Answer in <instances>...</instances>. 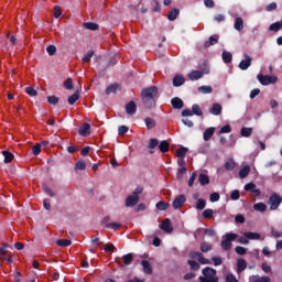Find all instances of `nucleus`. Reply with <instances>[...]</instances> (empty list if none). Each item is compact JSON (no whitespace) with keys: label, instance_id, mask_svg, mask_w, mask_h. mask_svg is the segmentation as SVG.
<instances>
[{"label":"nucleus","instance_id":"obj_33","mask_svg":"<svg viewBox=\"0 0 282 282\" xmlns=\"http://www.w3.org/2000/svg\"><path fill=\"white\" fill-rule=\"evenodd\" d=\"M234 28H235V30H237L238 32H241V30H243V19H241V18H236Z\"/></svg>","mask_w":282,"mask_h":282},{"label":"nucleus","instance_id":"obj_42","mask_svg":"<svg viewBox=\"0 0 282 282\" xmlns=\"http://www.w3.org/2000/svg\"><path fill=\"white\" fill-rule=\"evenodd\" d=\"M186 153H188V148H180L176 150V158H186Z\"/></svg>","mask_w":282,"mask_h":282},{"label":"nucleus","instance_id":"obj_24","mask_svg":"<svg viewBox=\"0 0 282 282\" xmlns=\"http://www.w3.org/2000/svg\"><path fill=\"white\" fill-rule=\"evenodd\" d=\"M198 182L200 186H207V184H210V177H208L207 174L200 173L198 176Z\"/></svg>","mask_w":282,"mask_h":282},{"label":"nucleus","instance_id":"obj_50","mask_svg":"<svg viewBox=\"0 0 282 282\" xmlns=\"http://www.w3.org/2000/svg\"><path fill=\"white\" fill-rule=\"evenodd\" d=\"M198 91L200 94H213V87L212 86H200V87H198Z\"/></svg>","mask_w":282,"mask_h":282},{"label":"nucleus","instance_id":"obj_22","mask_svg":"<svg viewBox=\"0 0 282 282\" xmlns=\"http://www.w3.org/2000/svg\"><path fill=\"white\" fill-rule=\"evenodd\" d=\"M213 135H215V128H213V127L207 128L203 133V138H204L205 142H208V140H210V138H213Z\"/></svg>","mask_w":282,"mask_h":282},{"label":"nucleus","instance_id":"obj_47","mask_svg":"<svg viewBox=\"0 0 282 282\" xmlns=\"http://www.w3.org/2000/svg\"><path fill=\"white\" fill-rule=\"evenodd\" d=\"M191 270H193V272H197V270H199V263L195 260H188L187 261Z\"/></svg>","mask_w":282,"mask_h":282},{"label":"nucleus","instance_id":"obj_27","mask_svg":"<svg viewBox=\"0 0 282 282\" xmlns=\"http://www.w3.org/2000/svg\"><path fill=\"white\" fill-rule=\"evenodd\" d=\"M158 144H160V141L158 139H150V142L148 144V149H150V154L153 155V153H155V151H153V149H155V147H158Z\"/></svg>","mask_w":282,"mask_h":282},{"label":"nucleus","instance_id":"obj_57","mask_svg":"<svg viewBox=\"0 0 282 282\" xmlns=\"http://www.w3.org/2000/svg\"><path fill=\"white\" fill-rule=\"evenodd\" d=\"M239 197H241L239 189H235L231 192L230 199H232L234 202H237Z\"/></svg>","mask_w":282,"mask_h":282},{"label":"nucleus","instance_id":"obj_36","mask_svg":"<svg viewBox=\"0 0 282 282\" xmlns=\"http://www.w3.org/2000/svg\"><path fill=\"white\" fill-rule=\"evenodd\" d=\"M192 113L193 116H204V111H202V108L197 104L192 106Z\"/></svg>","mask_w":282,"mask_h":282},{"label":"nucleus","instance_id":"obj_35","mask_svg":"<svg viewBox=\"0 0 282 282\" xmlns=\"http://www.w3.org/2000/svg\"><path fill=\"white\" fill-rule=\"evenodd\" d=\"M155 206L158 210H169V208L171 207V204L161 200V202H158Z\"/></svg>","mask_w":282,"mask_h":282},{"label":"nucleus","instance_id":"obj_26","mask_svg":"<svg viewBox=\"0 0 282 282\" xmlns=\"http://www.w3.org/2000/svg\"><path fill=\"white\" fill-rule=\"evenodd\" d=\"M169 149H171V145L169 144V141L163 140V141L160 142L159 151H161V153H169Z\"/></svg>","mask_w":282,"mask_h":282},{"label":"nucleus","instance_id":"obj_56","mask_svg":"<svg viewBox=\"0 0 282 282\" xmlns=\"http://www.w3.org/2000/svg\"><path fill=\"white\" fill-rule=\"evenodd\" d=\"M236 253L237 254H240L241 257H243V254H247L248 253V249L241 247V246H237L236 247Z\"/></svg>","mask_w":282,"mask_h":282},{"label":"nucleus","instance_id":"obj_59","mask_svg":"<svg viewBox=\"0 0 282 282\" xmlns=\"http://www.w3.org/2000/svg\"><path fill=\"white\" fill-rule=\"evenodd\" d=\"M126 133H129V127L127 126H120L118 128V134L119 135H124Z\"/></svg>","mask_w":282,"mask_h":282},{"label":"nucleus","instance_id":"obj_20","mask_svg":"<svg viewBox=\"0 0 282 282\" xmlns=\"http://www.w3.org/2000/svg\"><path fill=\"white\" fill-rule=\"evenodd\" d=\"M246 268H248V262H246L245 259H238L237 261V273L241 274V272H243V270H246Z\"/></svg>","mask_w":282,"mask_h":282},{"label":"nucleus","instance_id":"obj_10","mask_svg":"<svg viewBox=\"0 0 282 282\" xmlns=\"http://www.w3.org/2000/svg\"><path fill=\"white\" fill-rule=\"evenodd\" d=\"M243 58L240 63H239V69H241L242 72H246V69H248V67H250V65H252V57H250V55L245 54Z\"/></svg>","mask_w":282,"mask_h":282},{"label":"nucleus","instance_id":"obj_58","mask_svg":"<svg viewBox=\"0 0 282 282\" xmlns=\"http://www.w3.org/2000/svg\"><path fill=\"white\" fill-rule=\"evenodd\" d=\"M59 101L58 97L56 96H48L47 97V104L48 105H54L56 106V104Z\"/></svg>","mask_w":282,"mask_h":282},{"label":"nucleus","instance_id":"obj_1","mask_svg":"<svg viewBox=\"0 0 282 282\" xmlns=\"http://www.w3.org/2000/svg\"><path fill=\"white\" fill-rule=\"evenodd\" d=\"M156 96H158V88L155 86L144 88L141 91V98H142L143 105L147 109H153V107H155V97Z\"/></svg>","mask_w":282,"mask_h":282},{"label":"nucleus","instance_id":"obj_29","mask_svg":"<svg viewBox=\"0 0 282 282\" xmlns=\"http://www.w3.org/2000/svg\"><path fill=\"white\" fill-rule=\"evenodd\" d=\"M245 237L247 239H251L253 241H257V240L261 239V235L260 234L252 232V231L245 232Z\"/></svg>","mask_w":282,"mask_h":282},{"label":"nucleus","instance_id":"obj_28","mask_svg":"<svg viewBox=\"0 0 282 282\" xmlns=\"http://www.w3.org/2000/svg\"><path fill=\"white\" fill-rule=\"evenodd\" d=\"M56 246H59V248H69V246H72V240H69V239H58L56 241Z\"/></svg>","mask_w":282,"mask_h":282},{"label":"nucleus","instance_id":"obj_38","mask_svg":"<svg viewBox=\"0 0 282 282\" xmlns=\"http://www.w3.org/2000/svg\"><path fill=\"white\" fill-rule=\"evenodd\" d=\"M84 28L86 30H91L93 32H96V30H98V23H95V22H85L84 23Z\"/></svg>","mask_w":282,"mask_h":282},{"label":"nucleus","instance_id":"obj_30","mask_svg":"<svg viewBox=\"0 0 282 282\" xmlns=\"http://www.w3.org/2000/svg\"><path fill=\"white\" fill-rule=\"evenodd\" d=\"M122 261L124 265H131L133 263V253L122 256Z\"/></svg>","mask_w":282,"mask_h":282},{"label":"nucleus","instance_id":"obj_41","mask_svg":"<svg viewBox=\"0 0 282 282\" xmlns=\"http://www.w3.org/2000/svg\"><path fill=\"white\" fill-rule=\"evenodd\" d=\"M237 166V164L235 163V161L232 159H229L226 163H225V169L226 171H235V167Z\"/></svg>","mask_w":282,"mask_h":282},{"label":"nucleus","instance_id":"obj_60","mask_svg":"<svg viewBox=\"0 0 282 282\" xmlns=\"http://www.w3.org/2000/svg\"><path fill=\"white\" fill-rule=\"evenodd\" d=\"M271 235L272 237H274L275 239H279L282 237V231H279L276 229H274V227H271Z\"/></svg>","mask_w":282,"mask_h":282},{"label":"nucleus","instance_id":"obj_45","mask_svg":"<svg viewBox=\"0 0 282 282\" xmlns=\"http://www.w3.org/2000/svg\"><path fill=\"white\" fill-rule=\"evenodd\" d=\"M206 208V199L204 198H198L196 202V209L197 210H204Z\"/></svg>","mask_w":282,"mask_h":282},{"label":"nucleus","instance_id":"obj_17","mask_svg":"<svg viewBox=\"0 0 282 282\" xmlns=\"http://www.w3.org/2000/svg\"><path fill=\"white\" fill-rule=\"evenodd\" d=\"M171 105L173 109H182L184 107V101L180 97H174L171 99Z\"/></svg>","mask_w":282,"mask_h":282},{"label":"nucleus","instance_id":"obj_44","mask_svg":"<svg viewBox=\"0 0 282 282\" xmlns=\"http://www.w3.org/2000/svg\"><path fill=\"white\" fill-rule=\"evenodd\" d=\"M25 94H28V96H30L31 98H34V96H39V91H36V89H34V87L32 86L25 88Z\"/></svg>","mask_w":282,"mask_h":282},{"label":"nucleus","instance_id":"obj_7","mask_svg":"<svg viewBox=\"0 0 282 282\" xmlns=\"http://www.w3.org/2000/svg\"><path fill=\"white\" fill-rule=\"evenodd\" d=\"M184 204H186V195L181 194L174 198L172 206L174 210H180Z\"/></svg>","mask_w":282,"mask_h":282},{"label":"nucleus","instance_id":"obj_19","mask_svg":"<svg viewBox=\"0 0 282 282\" xmlns=\"http://www.w3.org/2000/svg\"><path fill=\"white\" fill-rule=\"evenodd\" d=\"M184 83H186V78H184V76H182V75L174 76V78H173L174 87H182V85H184Z\"/></svg>","mask_w":282,"mask_h":282},{"label":"nucleus","instance_id":"obj_34","mask_svg":"<svg viewBox=\"0 0 282 282\" xmlns=\"http://www.w3.org/2000/svg\"><path fill=\"white\" fill-rule=\"evenodd\" d=\"M178 14H180V9H172L167 14L169 21H175V19H177Z\"/></svg>","mask_w":282,"mask_h":282},{"label":"nucleus","instance_id":"obj_46","mask_svg":"<svg viewBox=\"0 0 282 282\" xmlns=\"http://www.w3.org/2000/svg\"><path fill=\"white\" fill-rule=\"evenodd\" d=\"M85 169H87V163H85V161L80 160L76 162L75 164L76 171H85Z\"/></svg>","mask_w":282,"mask_h":282},{"label":"nucleus","instance_id":"obj_52","mask_svg":"<svg viewBox=\"0 0 282 282\" xmlns=\"http://www.w3.org/2000/svg\"><path fill=\"white\" fill-rule=\"evenodd\" d=\"M94 57V51H89L87 54L84 55L82 58L83 63H89Z\"/></svg>","mask_w":282,"mask_h":282},{"label":"nucleus","instance_id":"obj_15","mask_svg":"<svg viewBox=\"0 0 282 282\" xmlns=\"http://www.w3.org/2000/svg\"><path fill=\"white\" fill-rule=\"evenodd\" d=\"M219 43V35L215 34L209 36L208 41L204 43L205 47H212V45H217Z\"/></svg>","mask_w":282,"mask_h":282},{"label":"nucleus","instance_id":"obj_21","mask_svg":"<svg viewBox=\"0 0 282 282\" xmlns=\"http://www.w3.org/2000/svg\"><path fill=\"white\" fill-rule=\"evenodd\" d=\"M249 281L250 282H271L270 276H268V275H264L261 278L259 275H251L249 278Z\"/></svg>","mask_w":282,"mask_h":282},{"label":"nucleus","instance_id":"obj_61","mask_svg":"<svg viewBox=\"0 0 282 282\" xmlns=\"http://www.w3.org/2000/svg\"><path fill=\"white\" fill-rule=\"evenodd\" d=\"M46 52H47L48 56H54V54H56V47L54 45H48L46 47Z\"/></svg>","mask_w":282,"mask_h":282},{"label":"nucleus","instance_id":"obj_37","mask_svg":"<svg viewBox=\"0 0 282 282\" xmlns=\"http://www.w3.org/2000/svg\"><path fill=\"white\" fill-rule=\"evenodd\" d=\"M80 98V94L76 91L75 94L68 97V105H76V101Z\"/></svg>","mask_w":282,"mask_h":282},{"label":"nucleus","instance_id":"obj_51","mask_svg":"<svg viewBox=\"0 0 282 282\" xmlns=\"http://www.w3.org/2000/svg\"><path fill=\"white\" fill-rule=\"evenodd\" d=\"M144 122H145L147 129H154L155 121L153 119H151L150 117H147Z\"/></svg>","mask_w":282,"mask_h":282},{"label":"nucleus","instance_id":"obj_3","mask_svg":"<svg viewBox=\"0 0 282 282\" xmlns=\"http://www.w3.org/2000/svg\"><path fill=\"white\" fill-rule=\"evenodd\" d=\"M199 70H192L188 74L189 80H199V78H204V74H209L210 68L206 63L199 64Z\"/></svg>","mask_w":282,"mask_h":282},{"label":"nucleus","instance_id":"obj_40","mask_svg":"<svg viewBox=\"0 0 282 282\" xmlns=\"http://www.w3.org/2000/svg\"><path fill=\"white\" fill-rule=\"evenodd\" d=\"M240 135H242V138H250V135H252V128H246L243 127L240 130Z\"/></svg>","mask_w":282,"mask_h":282},{"label":"nucleus","instance_id":"obj_43","mask_svg":"<svg viewBox=\"0 0 282 282\" xmlns=\"http://www.w3.org/2000/svg\"><path fill=\"white\" fill-rule=\"evenodd\" d=\"M210 250H213V245H210V242H202L200 243L202 252H210Z\"/></svg>","mask_w":282,"mask_h":282},{"label":"nucleus","instance_id":"obj_39","mask_svg":"<svg viewBox=\"0 0 282 282\" xmlns=\"http://www.w3.org/2000/svg\"><path fill=\"white\" fill-rule=\"evenodd\" d=\"M118 91V84H111L106 88V95L110 96V94H116Z\"/></svg>","mask_w":282,"mask_h":282},{"label":"nucleus","instance_id":"obj_6","mask_svg":"<svg viewBox=\"0 0 282 282\" xmlns=\"http://www.w3.org/2000/svg\"><path fill=\"white\" fill-rule=\"evenodd\" d=\"M269 204L271 210H276V208H279V206L282 204L281 195L272 194L269 198Z\"/></svg>","mask_w":282,"mask_h":282},{"label":"nucleus","instance_id":"obj_48","mask_svg":"<svg viewBox=\"0 0 282 282\" xmlns=\"http://www.w3.org/2000/svg\"><path fill=\"white\" fill-rule=\"evenodd\" d=\"M269 30L270 32H279V30H282L281 22L270 24Z\"/></svg>","mask_w":282,"mask_h":282},{"label":"nucleus","instance_id":"obj_2","mask_svg":"<svg viewBox=\"0 0 282 282\" xmlns=\"http://www.w3.org/2000/svg\"><path fill=\"white\" fill-rule=\"evenodd\" d=\"M203 275L198 278L200 282H219V276H217V270L206 267L202 271Z\"/></svg>","mask_w":282,"mask_h":282},{"label":"nucleus","instance_id":"obj_25","mask_svg":"<svg viewBox=\"0 0 282 282\" xmlns=\"http://www.w3.org/2000/svg\"><path fill=\"white\" fill-rule=\"evenodd\" d=\"M250 175V165H245L242 169L239 171V177L240 180H246Z\"/></svg>","mask_w":282,"mask_h":282},{"label":"nucleus","instance_id":"obj_13","mask_svg":"<svg viewBox=\"0 0 282 282\" xmlns=\"http://www.w3.org/2000/svg\"><path fill=\"white\" fill-rule=\"evenodd\" d=\"M161 230L164 232H173V226L171 225V219H165L161 225H160Z\"/></svg>","mask_w":282,"mask_h":282},{"label":"nucleus","instance_id":"obj_12","mask_svg":"<svg viewBox=\"0 0 282 282\" xmlns=\"http://www.w3.org/2000/svg\"><path fill=\"white\" fill-rule=\"evenodd\" d=\"M137 111L138 106L135 105V101L132 100L126 105V113H128V116H135Z\"/></svg>","mask_w":282,"mask_h":282},{"label":"nucleus","instance_id":"obj_63","mask_svg":"<svg viewBox=\"0 0 282 282\" xmlns=\"http://www.w3.org/2000/svg\"><path fill=\"white\" fill-rule=\"evenodd\" d=\"M230 131H232V128L230 124H226L220 129L219 133H230Z\"/></svg>","mask_w":282,"mask_h":282},{"label":"nucleus","instance_id":"obj_32","mask_svg":"<svg viewBox=\"0 0 282 282\" xmlns=\"http://www.w3.org/2000/svg\"><path fill=\"white\" fill-rule=\"evenodd\" d=\"M223 61L226 63V65L232 63V53L224 51L223 52Z\"/></svg>","mask_w":282,"mask_h":282},{"label":"nucleus","instance_id":"obj_62","mask_svg":"<svg viewBox=\"0 0 282 282\" xmlns=\"http://www.w3.org/2000/svg\"><path fill=\"white\" fill-rule=\"evenodd\" d=\"M32 153H33V155H39V153H41V143H36V144L32 148Z\"/></svg>","mask_w":282,"mask_h":282},{"label":"nucleus","instance_id":"obj_9","mask_svg":"<svg viewBox=\"0 0 282 282\" xmlns=\"http://www.w3.org/2000/svg\"><path fill=\"white\" fill-rule=\"evenodd\" d=\"M78 134L82 135V138H87V135H91V126L87 122H84L78 129Z\"/></svg>","mask_w":282,"mask_h":282},{"label":"nucleus","instance_id":"obj_31","mask_svg":"<svg viewBox=\"0 0 282 282\" xmlns=\"http://www.w3.org/2000/svg\"><path fill=\"white\" fill-rule=\"evenodd\" d=\"M253 210H258V213H265V210H268V205L264 203H257L253 205Z\"/></svg>","mask_w":282,"mask_h":282},{"label":"nucleus","instance_id":"obj_11","mask_svg":"<svg viewBox=\"0 0 282 282\" xmlns=\"http://www.w3.org/2000/svg\"><path fill=\"white\" fill-rule=\"evenodd\" d=\"M138 202H140V196L132 194L127 197L126 207L133 208V206H135V204H138Z\"/></svg>","mask_w":282,"mask_h":282},{"label":"nucleus","instance_id":"obj_49","mask_svg":"<svg viewBox=\"0 0 282 282\" xmlns=\"http://www.w3.org/2000/svg\"><path fill=\"white\" fill-rule=\"evenodd\" d=\"M213 215H215V212L210 208H207L203 212L204 219H213Z\"/></svg>","mask_w":282,"mask_h":282},{"label":"nucleus","instance_id":"obj_55","mask_svg":"<svg viewBox=\"0 0 282 282\" xmlns=\"http://www.w3.org/2000/svg\"><path fill=\"white\" fill-rule=\"evenodd\" d=\"M186 171H187L186 166L178 169L176 172L177 180H182V177H184V173H186Z\"/></svg>","mask_w":282,"mask_h":282},{"label":"nucleus","instance_id":"obj_8","mask_svg":"<svg viewBox=\"0 0 282 282\" xmlns=\"http://www.w3.org/2000/svg\"><path fill=\"white\" fill-rule=\"evenodd\" d=\"M189 257L191 259H197V261H199V263H202L203 265H208V263H210V260L204 258V256L199 251L191 252Z\"/></svg>","mask_w":282,"mask_h":282},{"label":"nucleus","instance_id":"obj_64","mask_svg":"<svg viewBox=\"0 0 282 282\" xmlns=\"http://www.w3.org/2000/svg\"><path fill=\"white\" fill-rule=\"evenodd\" d=\"M226 282H239V280H237L232 273H228L226 276Z\"/></svg>","mask_w":282,"mask_h":282},{"label":"nucleus","instance_id":"obj_54","mask_svg":"<svg viewBox=\"0 0 282 282\" xmlns=\"http://www.w3.org/2000/svg\"><path fill=\"white\" fill-rule=\"evenodd\" d=\"M106 228H111V230H120V228H122V225L118 223H110L106 225Z\"/></svg>","mask_w":282,"mask_h":282},{"label":"nucleus","instance_id":"obj_23","mask_svg":"<svg viewBox=\"0 0 282 282\" xmlns=\"http://www.w3.org/2000/svg\"><path fill=\"white\" fill-rule=\"evenodd\" d=\"M2 155L4 158L3 162L4 164H10V162H12V160H14V154H12V152L4 150L2 151Z\"/></svg>","mask_w":282,"mask_h":282},{"label":"nucleus","instance_id":"obj_5","mask_svg":"<svg viewBox=\"0 0 282 282\" xmlns=\"http://www.w3.org/2000/svg\"><path fill=\"white\" fill-rule=\"evenodd\" d=\"M258 80L261 85L268 86V85H274L279 80L275 76H263L261 74L258 75Z\"/></svg>","mask_w":282,"mask_h":282},{"label":"nucleus","instance_id":"obj_53","mask_svg":"<svg viewBox=\"0 0 282 282\" xmlns=\"http://www.w3.org/2000/svg\"><path fill=\"white\" fill-rule=\"evenodd\" d=\"M64 87H65V89H68V90L74 89V80H72V78H67L64 82Z\"/></svg>","mask_w":282,"mask_h":282},{"label":"nucleus","instance_id":"obj_18","mask_svg":"<svg viewBox=\"0 0 282 282\" xmlns=\"http://www.w3.org/2000/svg\"><path fill=\"white\" fill-rule=\"evenodd\" d=\"M221 111L223 107L220 106V104H214L209 109V113H212V116H221Z\"/></svg>","mask_w":282,"mask_h":282},{"label":"nucleus","instance_id":"obj_14","mask_svg":"<svg viewBox=\"0 0 282 282\" xmlns=\"http://www.w3.org/2000/svg\"><path fill=\"white\" fill-rule=\"evenodd\" d=\"M245 191H247L248 193H254V195H257V196L261 195V191L257 189V184H254V183L246 184Z\"/></svg>","mask_w":282,"mask_h":282},{"label":"nucleus","instance_id":"obj_16","mask_svg":"<svg viewBox=\"0 0 282 282\" xmlns=\"http://www.w3.org/2000/svg\"><path fill=\"white\" fill-rule=\"evenodd\" d=\"M141 265L144 274H153V267H151V262H149V260H142Z\"/></svg>","mask_w":282,"mask_h":282},{"label":"nucleus","instance_id":"obj_4","mask_svg":"<svg viewBox=\"0 0 282 282\" xmlns=\"http://www.w3.org/2000/svg\"><path fill=\"white\" fill-rule=\"evenodd\" d=\"M239 235L232 234V232H227L226 238L221 241V248L224 250H230L232 248V241H235Z\"/></svg>","mask_w":282,"mask_h":282}]
</instances>
